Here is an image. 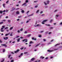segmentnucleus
<instances>
[{
	"label": "nucleus",
	"instance_id": "f257e3e1",
	"mask_svg": "<svg viewBox=\"0 0 62 62\" xmlns=\"http://www.w3.org/2000/svg\"><path fill=\"white\" fill-rule=\"evenodd\" d=\"M46 2H47V3H46L45 2H44V3L45 4V5H47V4H49V3L50 2V1L49 0H47L46 1Z\"/></svg>",
	"mask_w": 62,
	"mask_h": 62
},
{
	"label": "nucleus",
	"instance_id": "f03ea898",
	"mask_svg": "<svg viewBox=\"0 0 62 62\" xmlns=\"http://www.w3.org/2000/svg\"><path fill=\"white\" fill-rule=\"evenodd\" d=\"M26 4V2L24 3L22 5V6L25 5V7H26V6H27V5Z\"/></svg>",
	"mask_w": 62,
	"mask_h": 62
},
{
	"label": "nucleus",
	"instance_id": "7ed1b4c3",
	"mask_svg": "<svg viewBox=\"0 0 62 62\" xmlns=\"http://www.w3.org/2000/svg\"><path fill=\"white\" fill-rule=\"evenodd\" d=\"M25 41V42H27L28 41L26 39L23 40V42H24Z\"/></svg>",
	"mask_w": 62,
	"mask_h": 62
},
{
	"label": "nucleus",
	"instance_id": "20e7f679",
	"mask_svg": "<svg viewBox=\"0 0 62 62\" xmlns=\"http://www.w3.org/2000/svg\"><path fill=\"white\" fill-rule=\"evenodd\" d=\"M47 21V20H45L44 21H43V22L42 23V24H44V23H45V22H46V21Z\"/></svg>",
	"mask_w": 62,
	"mask_h": 62
},
{
	"label": "nucleus",
	"instance_id": "39448f33",
	"mask_svg": "<svg viewBox=\"0 0 62 62\" xmlns=\"http://www.w3.org/2000/svg\"><path fill=\"white\" fill-rule=\"evenodd\" d=\"M20 52V50L19 49H17V50L16 51H15V53H18V52Z\"/></svg>",
	"mask_w": 62,
	"mask_h": 62
},
{
	"label": "nucleus",
	"instance_id": "423d86ee",
	"mask_svg": "<svg viewBox=\"0 0 62 62\" xmlns=\"http://www.w3.org/2000/svg\"><path fill=\"white\" fill-rule=\"evenodd\" d=\"M1 45L3 46H5V47H7V45L5 44H1Z\"/></svg>",
	"mask_w": 62,
	"mask_h": 62
},
{
	"label": "nucleus",
	"instance_id": "0eeeda50",
	"mask_svg": "<svg viewBox=\"0 0 62 62\" xmlns=\"http://www.w3.org/2000/svg\"><path fill=\"white\" fill-rule=\"evenodd\" d=\"M8 39V37H6L4 38V39L5 40H7Z\"/></svg>",
	"mask_w": 62,
	"mask_h": 62
},
{
	"label": "nucleus",
	"instance_id": "6e6552de",
	"mask_svg": "<svg viewBox=\"0 0 62 62\" xmlns=\"http://www.w3.org/2000/svg\"><path fill=\"white\" fill-rule=\"evenodd\" d=\"M34 60H35V59L34 58H32L31 59V61H34Z\"/></svg>",
	"mask_w": 62,
	"mask_h": 62
},
{
	"label": "nucleus",
	"instance_id": "1a4fd4ad",
	"mask_svg": "<svg viewBox=\"0 0 62 62\" xmlns=\"http://www.w3.org/2000/svg\"><path fill=\"white\" fill-rule=\"evenodd\" d=\"M47 51L48 52H53V51H53V50L52 51V50H48Z\"/></svg>",
	"mask_w": 62,
	"mask_h": 62
},
{
	"label": "nucleus",
	"instance_id": "9d476101",
	"mask_svg": "<svg viewBox=\"0 0 62 62\" xmlns=\"http://www.w3.org/2000/svg\"><path fill=\"white\" fill-rule=\"evenodd\" d=\"M6 5V4H5V3H4L3 4V6L4 7V8H6V7H5V6Z\"/></svg>",
	"mask_w": 62,
	"mask_h": 62
},
{
	"label": "nucleus",
	"instance_id": "9b49d317",
	"mask_svg": "<svg viewBox=\"0 0 62 62\" xmlns=\"http://www.w3.org/2000/svg\"><path fill=\"white\" fill-rule=\"evenodd\" d=\"M3 13V12L2 11L0 10V14H2Z\"/></svg>",
	"mask_w": 62,
	"mask_h": 62
},
{
	"label": "nucleus",
	"instance_id": "f8f14e48",
	"mask_svg": "<svg viewBox=\"0 0 62 62\" xmlns=\"http://www.w3.org/2000/svg\"><path fill=\"white\" fill-rule=\"evenodd\" d=\"M12 11H13V10H15V8H12Z\"/></svg>",
	"mask_w": 62,
	"mask_h": 62
},
{
	"label": "nucleus",
	"instance_id": "ddd939ff",
	"mask_svg": "<svg viewBox=\"0 0 62 62\" xmlns=\"http://www.w3.org/2000/svg\"><path fill=\"white\" fill-rule=\"evenodd\" d=\"M17 42H19L20 41V38H18V39H17Z\"/></svg>",
	"mask_w": 62,
	"mask_h": 62
},
{
	"label": "nucleus",
	"instance_id": "4468645a",
	"mask_svg": "<svg viewBox=\"0 0 62 62\" xmlns=\"http://www.w3.org/2000/svg\"><path fill=\"white\" fill-rule=\"evenodd\" d=\"M37 26H40V27H41V25H39V24H38L37 25Z\"/></svg>",
	"mask_w": 62,
	"mask_h": 62
},
{
	"label": "nucleus",
	"instance_id": "2eb2a0df",
	"mask_svg": "<svg viewBox=\"0 0 62 62\" xmlns=\"http://www.w3.org/2000/svg\"><path fill=\"white\" fill-rule=\"evenodd\" d=\"M16 13L17 14H19V12L18 11H17Z\"/></svg>",
	"mask_w": 62,
	"mask_h": 62
},
{
	"label": "nucleus",
	"instance_id": "dca6fc26",
	"mask_svg": "<svg viewBox=\"0 0 62 62\" xmlns=\"http://www.w3.org/2000/svg\"><path fill=\"white\" fill-rule=\"evenodd\" d=\"M40 58H42V59H44V57H43L42 56H41L40 57Z\"/></svg>",
	"mask_w": 62,
	"mask_h": 62
},
{
	"label": "nucleus",
	"instance_id": "f3484780",
	"mask_svg": "<svg viewBox=\"0 0 62 62\" xmlns=\"http://www.w3.org/2000/svg\"><path fill=\"white\" fill-rule=\"evenodd\" d=\"M13 27H11L10 29V30H12V29H13Z\"/></svg>",
	"mask_w": 62,
	"mask_h": 62
},
{
	"label": "nucleus",
	"instance_id": "a211bd4d",
	"mask_svg": "<svg viewBox=\"0 0 62 62\" xmlns=\"http://www.w3.org/2000/svg\"><path fill=\"white\" fill-rule=\"evenodd\" d=\"M8 35H9V33L8 34H6L5 35V36H8Z\"/></svg>",
	"mask_w": 62,
	"mask_h": 62
},
{
	"label": "nucleus",
	"instance_id": "6ab92c4d",
	"mask_svg": "<svg viewBox=\"0 0 62 62\" xmlns=\"http://www.w3.org/2000/svg\"><path fill=\"white\" fill-rule=\"evenodd\" d=\"M20 31H23V28H21L20 29Z\"/></svg>",
	"mask_w": 62,
	"mask_h": 62
},
{
	"label": "nucleus",
	"instance_id": "aec40b11",
	"mask_svg": "<svg viewBox=\"0 0 62 62\" xmlns=\"http://www.w3.org/2000/svg\"><path fill=\"white\" fill-rule=\"evenodd\" d=\"M21 12L22 13H24V11L23 10H22Z\"/></svg>",
	"mask_w": 62,
	"mask_h": 62
},
{
	"label": "nucleus",
	"instance_id": "412c9836",
	"mask_svg": "<svg viewBox=\"0 0 62 62\" xmlns=\"http://www.w3.org/2000/svg\"><path fill=\"white\" fill-rule=\"evenodd\" d=\"M39 38H41V35H40V34H39Z\"/></svg>",
	"mask_w": 62,
	"mask_h": 62
},
{
	"label": "nucleus",
	"instance_id": "4be33fe9",
	"mask_svg": "<svg viewBox=\"0 0 62 62\" xmlns=\"http://www.w3.org/2000/svg\"><path fill=\"white\" fill-rule=\"evenodd\" d=\"M39 44L35 46V47H38V46H39Z\"/></svg>",
	"mask_w": 62,
	"mask_h": 62
},
{
	"label": "nucleus",
	"instance_id": "5701e85b",
	"mask_svg": "<svg viewBox=\"0 0 62 62\" xmlns=\"http://www.w3.org/2000/svg\"><path fill=\"white\" fill-rule=\"evenodd\" d=\"M11 55H8V58H9L10 56H11Z\"/></svg>",
	"mask_w": 62,
	"mask_h": 62
},
{
	"label": "nucleus",
	"instance_id": "b1692460",
	"mask_svg": "<svg viewBox=\"0 0 62 62\" xmlns=\"http://www.w3.org/2000/svg\"><path fill=\"white\" fill-rule=\"evenodd\" d=\"M3 52L4 53V52H5V49H3Z\"/></svg>",
	"mask_w": 62,
	"mask_h": 62
},
{
	"label": "nucleus",
	"instance_id": "393cba45",
	"mask_svg": "<svg viewBox=\"0 0 62 62\" xmlns=\"http://www.w3.org/2000/svg\"><path fill=\"white\" fill-rule=\"evenodd\" d=\"M59 45V44H56L54 46H57V45Z\"/></svg>",
	"mask_w": 62,
	"mask_h": 62
},
{
	"label": "nucleus",
	"instance_id": "a878e982",
	"mask_svg": "<svg viewBox=\"0 0 62 62\" xmlns=\"http://www.w3.org/2000/svg\"><path fill=\"white\" fill-rule=\"evenodd\" d=\"M31 43H33L32 41H31L30 42V44H31Z\"/></svg>",
	"mask_w": 62,
	"mask_h": 62
},
{
	"label": "nucleus",
	"instance_id": "bb28decb",
	"mask_svg": "<svg viewBox=\"0 0 62 62\" xmlns=\"http://www.w3.org/2000/svg\"><path fill=\"white\" fill-rule=\"evenodd\" d=\"M4 23L3 22H1L0 23V24H3Z\"/></svg>",
	"mask_w": 62,
	"mask_h": 62
},
{
	"label": "nucleus",
	"instance_id": "cd10ccee",
	"mask_svg": "<svg viewBox=\"0 0 62 62\" xmlns=\"http://www.w3.org/2000/svg\"><path fill=\"white\" fill-rule=\"evenodd\" d=\"M25 2L26 3H28V0H26Z\"/></svg>",
	"mask_w": 62,
	"mask_h": 62
},
{
	"label": "nucleus",
	"instance_id": "c85d7f7f",
	"mask_svg": "<svg viewBox=\"0 0 62 62\" xmlns=\"http://www.w3.org/2000/svg\"><path fill=\"white\" fill-rule=\"evenodd\" d=\"M0 43H2V40L1 39H0Z\"/></svg>",
	"mask_w": 62,
	"mask_h": 62
},
{
	"label": "nucleus",
	"instance_id": "c756f323",
	"mask_svg": "<svg viewBox=\"0 0 62 62\" xmlns=\"http://www.w3.org/2000/svg\"><path fill=\"white\" fill-rule=\"evenodd\" d=\"M8 29V27H6L5 28V29H4L5 30H6V29Z\"/></svg>",
	"mask_w": 62,
	"mask_h": 62
},
{
	"label": "nucleus",
	"instance_id": "7c9ffc66",
	"mask_svg": "<svg viewBox=\"0 0 62 62\" xmlns=\"http://www.w3.org/2000/svg\"><path fill=\"white\" fill-rule=\"evenodd\" d=\"M4 61H5V60L3 59L1 61V62H3Z\"/></svg>",
	"mask_w": 62,
	"mask_h": 62
},
{
	"label": "nucleus",
	"instance_id": "2f4dec72",
	"mask_svg": "<svg viewBox=\"0 0 62 62\" xmlns=\"http://www.w3.org/2000/svg\"><path fill=\"white\" fill-rule=\"evenodd\" d=\"M39 11V10H37V11L36 12V13H38Z\"/></svg>",
	"mask_w": 62,
	"mask_h": 62
},
{
	"label": "nucleus",
	"instance_id": "473e14b6",
	"mask_svg": "<svg viewBox=\"0 0 62 62\" xmlns=\"http://www.w3.org/2000/svg\"><path fill=\"white\" fill-rule=\"evenodd\" d=\"M46 25H47V26H50V24H45Z\"/></svg>",
	"mask_w": 62,
	"mask_h": 62
},
{
	"label": "nucleus",
	"instance_id": "72a5a7b5",
	"mask_svg": "<svg viewBox=\"0 0 62 62\" xmlns=\"http://www.w3.org/2000/svg\"><path fill=\"white\" fill-rule=\"evenodd\" d=\"M38 6H35V8H38Z\"/></svg>",
	"mask_w": 62,
	"mask_h": 62
},
{
	"label": "nucleus",
	"instance_id": "f704fd0d",
	"mask_svg": "<svg viewBox=\"0 0 62 62\" xmlns=\"http://www.w3.org/2000/svg\"><path fill=\"white\" fill-rule=\"evenodd\" d=\"M30 36H31V35H30V34L28 35V37H30Z\"/></svg>",
	"mask_w": 62,
	"mask_h": 62
},
{
	"label": "nucleus",
	"instance_id": "c9c22d12",
	"mask_svg": "<svg viewBox=\"0 0 62 62\" xmlns=\"http://www.w3.org/2000/svg\"><path fill=\"white\" fill-rule=\"evenodd\" d=\"M19 36H16V38H19Z\"/></svg>",
	"mask_w": 62,
	"mask_h": 62
},
{
	"label": "nucleus",
	"instance_id": "e433bc0d",
	"mask_svg": "<svg viewBox=\"0 0 62 62\" xmlns=\"http://www.w3.org/2000/svg\"><path fill=\"white\" fill-rule=\"evenodd\" d=\"M9 0H8L6 2V3L7 4V3H8V2H9Z\"/></svg>",
	"mask_w": 62,
	"mask_h": 62
},
{
	"label": "nucleus",
	"instance_id": "4c0bfd02",
	"mask_svg": "<svg viewBox=\"0 0 62 62\" xmlns=\"http://www.w3.org/2000/svg\"><path fill=\"white\" fill-rule=\"evenodd\" d=\"M40 13L41 14H42V13H43V11H41V12Z\"/></svg>",
	"mask_w": 62,
	"mask_h": 62
},
{
	"label": "nucleus",
	"instance_id": "58836bf2",
	"mask_svg": "<svg viewBox=\"0 0 62 62\" xmlns=\"http://www.w3.org/2000/svg\"><path fill=\"white\" fill-rule=\"evenodd\" d=\"M52 21H53V20H51V21H50V23H51Z\"/></svg>",
	"mask_w": 62,
	"mask_h": 62
},
{
	"label": "nucleus",
	"instance_id": "ea45409f",
	"mask_svg": "<svg viewBox=\"0 0 62 62\" xmlns=\"http://www.w3.org/2000/svg\"><path fill=\"white\" fill-rule=\"evenodd\" d=\"M21 50H23V47H22L20 48Z\"/></svg>",
	"mask_w": 62,
	"mask_h": 62
},
{
	"label": "nucleus",
	"instance_id": "a19ab883",
	"mask_svg": "<svg viewBox=\"0 0 62 62\" xmlns=\"http://www.w3.org/2000/svg\"><path fill=\"white\" fill-rule=\"evenodd\" d=\"M58 50V49H54V51H56V50Z\"/></svg>",
	"mask_w": 62,
	"mask_h": 62
},
{
	"label": "nucleus",
	"instance_id": "79ce46f5",
	"mask_svg": "<svg viewBox=\"0 0 62 62\" xmlns=\"http://www.w3.org/2000/svg\"><path fill=\"white\" fill-rule=\"evenodd\" d=\"M20 9L19 8H17L16 9L17 10H19Z\"/></svg>",
	"mask_w": 62,
	"mask_h": 62
},
{
	"label": "nucleus",
	"instance_id": "37998d69",
	"mask_svg": "<svg viewBox=\"0 0 62 62\" xmlns=\"http://www.w3.org/2000/svg\"><path fill=\"white\" fill-rule=\"evenodd\" d=\"M14 62V60H12L11 61V62Z\"/></svg>",
	"mask_w": 62,
	"mask_h": 62
},
{
	"label": "nucleus",
	"instance_id": "c03bdc74",
	"mask_svg": "<svg viewBox=\"0 0 62 62\" xmlns=\"http://www.w3.org/2000/svg\"><path fill=\"white\" fill-rule=\"evenodd\" d=\"M24 34H26V33H27V31H25L24 32Z\"/></svg>",
	"mask_w": 62,
	"mask_h": 62
},
{
	"label": "nucleus",
	"instance_id": "a18cd8bd",
	"mask_svg": "<svg viewBox=\"0 0 62 62\" xmlns=\"http://www.w3.org/2000/svg\"><path fill=\"white\" fill-rule=\"evenodd\" d=\"M17 32L19 33H20V31L18 30V31H17Z\"/></svg>",
	"mask_w": 62,
	"mask_h": 62
},
{
	"label": "nucleus",
	"instance_id": "49530a36",
	"mask_svg": "<svg viewBox=\"0 0 62 62\" xmlns=\"http://www.w3.org/2000/svg\"><path fill=\"white\" fill-rule=\"evenodd\" d=\"M8 22H9V23H10V20H8Z\"/></svg>",
	"mask_w": 62,
	"mask_h": 62
},
{
	"label": "nucleus",
	"instance_id": "de8ad7c7",
	"mask_svg": "<svg viewBox=\"0 0 62 62\" xmlns=\"http://www.w3.org/2000/svg\"><path fill=\"white\" fill-rule=\"evenodd\" d=\"M48 59V57H46L45 58L46 59Z\"/></svg>",
	"mask_w": 62,
	"mask_h": 62
},
{
	"label": "nucleus",
	"instance_id": "09e8293b",
	"mask_svg": "<svg viewBox=\"0 0 62 62\" xmlns=\"http://www.w3.org/2000/svg\"><path fill=\"white\" fill-rule=\"evenodd\" d=\"M23 54V53H21L20 54V55H21V56H22V55Z\"/></svg>",
	"mask_w": 62,
	"mask_h": 62
},
{
	"label": "nucleus",
	"instance_id": "8fccbe9b",
	"mask_svg": "<svg viewBox=\"0 0 62 62\" xmlns=\"http://www.w3.org/2000/svg\"><path fill=\"white\" fill-rule=\"evenodd\" d=\"M34 38L33 37L32 38V40H34Z\"/></svg>",
	"mask_w": 62,
	"mask_h": 62
},
{
	"label": "nucleus",
	"instance_id": "3c124183",
	"mask_svg": "<svg viewBox=\"0 0 62 62\" xmlns=\"http://www.w3.org/2000/svg\"><path fill=\"white\" fill-rule=\"evenodd\" d=\"M10 36H12V33L10 35Z\"/></svg>",
	"mask_w": 62,
	"mask_h": 62
},
{
	"label": "nucleus",
	"instance_id": "603ef678",
	"mask_svg": "<svg viewBox=\"0 0 62 62\" xmlns=\"http://www.w3.org/2000/svg\"><path fill=\"white\" fill-rule=\"evenodd\" d=\"M45 15L44 14H42L41 15L42 16H44Z\"/></svg>",
	"mask_w": 62,
	"mask_h": 62
},
{
	"label": "nucleus",
	"instance_id": "864d4df0",
	"mask_svg": "<svg viewBox=\"0 0 62 62\" xmlns=\"http://www.w3.org/2000/svg\"><path fill=\"white\" fill-rule=\"evenodd\" d=\"M36 2H38V1H34V3H36Z\"/></svg>",
	"mask_w": 62,
	"mask_h": 62
},
{
	"label": "nucleus",
	"instance_id": "5fc2aeb1",
	"mask_svg": "<svg viewBox=\"0 0 62 62\" xmlns=\"http://www.w3.org/2000/svg\"><path fill=\"white\" fill-rule=\"evenodd\" d=\"M43 40H44V41H46V39H43Z\"/></svg>",
	"mask_w": 62,
	"mask_h": 62
},
{
	"label": "nucleus",
	"instance_id": "6e6d98bb",
	"mask_svg": "<svg viewBox=\"0 0 62 62\" xmlns=\"http://www.w3.org/2000/svg\"><path fill=\"white\" fill-rule=\"evenodd\" d=\"M4 30H1V32H4Z\"/></svg>",
	"mask_w": 62,
	"mask_h": 62
},
{
	"label": "nucleus",
	"instance_id": "4d7b16f0",
	"mask_svg": "<svg viewBox=\"0 0 62 62\" xmlns=\"http://www.w3.org/2000/svg\"><path fill=\"white\" fill-rule=\"evenodd\" d=\"M50 29H53V27H51V28H50Z\"/></svg>",
	"mask_w": 62,
	"mask_h": 62
},
{
	"label": "nucleus",
	"instance_id": "13d9d810",
	"mask_svg": "<svg viewBox=\"0 0 62 62\" xmlns=\"http://www.w3.org/2000/svg\"><path fill=\"white\" fill-rule=\"evenodd\" d=\"M29 12V11H28V12L26 13L27 14H28V12Z\"/></svg>",
	"mask_w": 62,
	"mask_h": 62
},
{
	"label": "nucleus",
	"instance_id": "bf43d9fd",
	"mask_svg": "<svg viewBox=\"0 0 62 62\" xmlns=\"http://www.w3.org/2000/svg\"><path fill=\"white\" fill-rule=\"evenodd\" d=\"M27 52H24V54H27Z\"/></svg>",
	"mask_w": 62,
	"mask_h": 62
},
{
	"label": "nucleus",
	"instance_id": "052dcab7",
	"mask_svg": "<svg viewBox=\"0 0 62 62\" xmlns=\"http://www.w3.org/2000/svg\"><path fill=\"white\" fill-rule=\"evenodd\" d=\"M51 32H49V35L50 34H51Z\"/></svg>",
	"mask_w": 62,
	"mask_h": 62
},
{
	"label": "nucleus",
	"instance_id": "680f3d73",
	"mask_svg": "<svg viewBox=\"0 0 62 62\" xmlns=\"http://www.w3.org/2000/svg\"><path fill=\"white\" fill-rule=\"evenodd\" d=\"M19 20H20V19H17V21H19Z\"/></svg>",
	"mask_w": 62,
	"mask_h": 62
},
{
	"label": "nucleus",
	"instance_id": "e2e57ef3",
	"mask_svg": "<svg viewBox=\"0 0 62 62\" xmlns=\"http://www.w3.org/2000/svg\"><path fill=\"white\" fill-rule=\"evenodd\" d=\"M2 28H5V26H2Z\"/></svg>",
	"mask_w": 62,
	"mask_h": 62
},
{
	"label": "nucleus",
	"instance_id": "0e129e2a",
	"mask_svg": "<svg viewBox=\"0 0 62 62\" xmlns=\"http://www.w3.org/2000/svg\"><path fill=\"white\" fill-rule=\"evenodd\" d=\"M28 22H29V21H27L26 23H28Z\"/></svg>",
	"mask_w": 62,
	"mask_h": 62
},
{
	"label": "nucleus",
	"instance_id": "69168bd1",
	"mask_svg": "<svg viewBox=\"0 0 62 62\" xmlns=\"http://www.w3.org/2000/svg\"><path fill=\"white\" fill-rule=\"evenodd\" d=\"M3 22H5V21H6V20H3Z\"/></svg>",
	"mask_w": 62,
	"mask_h": 62
},
{
	"label": "nucleus",
	"instance_id": "338daca9",
	"mask_svg": "<svg viewBox=\"0 0 62 62\" xmlns=\"http://www.w3.org/2000/svg\"><path fill=\"white\" fill-rule=\"evenodd\" d=\"M6 12H8V10H6L5 11Z\"/></svg>",
	"mask_w": 62,
	"mask_h": 62
},
{
	"label": "nucleus",
	"instance_id": "774afa93",
	"mask_svg": "<svg viewBox=\"0 0 62 62\" xmlns=\"http://www.w3.org/2000/svg\"><path fill=\"white\" fill-rule=\"evenodd\" d=\"M60 24H61V25H62V22H61V23H60Z\"/></svg>",
	"mask_w": 62,
	"mask_h": 62
}]
</instances>
